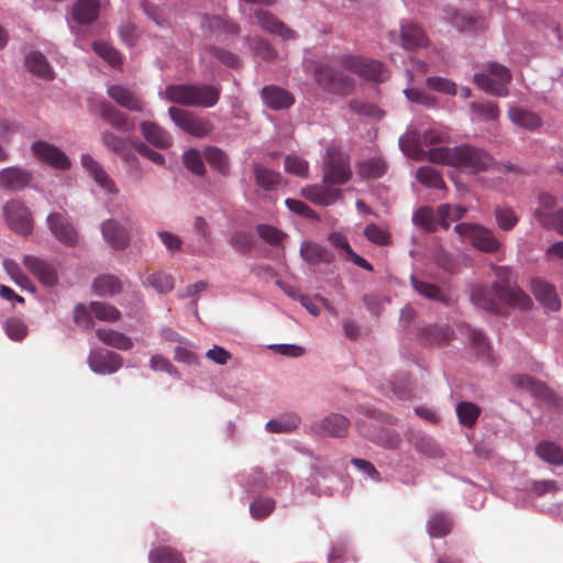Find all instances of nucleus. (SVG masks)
<instances>
[{
	"label": "nucleus",
	"instance_id": "31",
	"mask_svg": "<svg viewBox=\"0 0 563 563\" xmlns=\"http://www.w3.org/2000/svg\"><path fill=\"white\" fill-rule=\"evenodd\" d=\"M452 528L451 517L441 511H433L427 522V530L431 538H443L452 531Z\"/></svg>",
	"mask_w": 563,
	"mask_h": 563
},
{
	"label": "nucleus",
	"instance_id": "33",
	"mask_svg": "<svg viewBox=\"0 0 563 563\" xmlns=\"http://www.w3.org/2000/svg\"><path fill=\"white\" fill-rule=\"evenodd\" d=\"M96 334L103 344L121 351L131 350L133 346V342L128 335L112 329H98Z\"/></svg>",
	"mask_w": 563,
	"mask_h": 563
},
{
	"label": "nucleus",
	"instance_id": "34",
	"mask_svg": "<svg viewBox=\"0 0 563 563\" xmlns=\"http://www.w3.org/2000/svg\"><path fill=\"white\" fill-rule=\"evenodd\" d=\"M410 283L412 288L424 298L450 305V298L439 286L420 280L415 275L410 276Z\"/></svg>",
	"mask_w": 563,
	"mask_h": 563
},
{
	"label": "nucleus",
	"instance_id": "62",
	"mask_svg": "<svg viewBox=\"0 0 563 563\" xmlns=\"http://www.w3.org/2000/svg\"><path fill=\"white\" fill-rule=\"evenodd\" d=\"M285 169L299 177H308L309 164L301 157L287 156L285 159Z\"/></svg>",
	"mask_w": 563,
	"mask_h": 563
},
{
	"label": "nucleus",
	"instance_id": "30",
	"mask_svg": "<svg viewBox=\"0 0 563 563\" xmlns=\"http://www.w3.org/2000/svg\"><path fill=\"white\" fill-rule=\"evenodd\" d=\"M99 14L98 0H77L73 7V18L80 24L92 23Z\"/></svg>",
	"mask_w": 563,
	"mask_h": 563
},
{
	"label": "nucleus",
	"instance_id": "6",
	"mask_svg": "<svg viewBox=\"0 0 563 563\" xmlns=\"http://www.w3.org/2000/svg\"><path fill=\"white\" fill-rule=\"evenodd\" d=\"M314 79L324 90L340 96L352 93L355 86L350 76L329 65H318Z\"/></svg>",
	"mask_w": 563,
	"mask_h": 563
},
{
	"label": "nucleus",
	"instance_id": "36",
	"mask_svg": "<svg viewBox=\"0 0 563 563\" xmlns=\"http://www.w3.org/2000/svg\"><path fill=\"white\" fill-rule=\"evenodd\" d=\"M150 563H186L184 555L175 548L159 545L148 553Z\"/></svg>",
	"mask_w": 563,
	"mask_h": 563
},
{
	"label": "nucleus",
	"instance_id": "37",
	"mask_svg": "<svg viewBox=\"0 0 563 563\" xmlns=\"http://www.w3.org/2000/svg\"><path fill=\"white\" fill-rule=\"evenodd\" d=\"M386 170V162L379 157L364 159L357 165V174L363 178H380Z\"/></svg>",
	"mask_w": 563,
	"mask_h": 563
},
{
	"label": "nucleus",
	"instance_id": "47",
	"mask_svg": "<svg viewBox=\"0 0 563 563\" xmlns=\"http://www.w3.org/2000/svg\"><path fill=\"white\" fill-rule=\"evenodd\" d=\"M90 309L93 316L100 321L114 322L121 317V312L108 302L92 301Z\"/></svg>",
	"mask_w": 563,
	"mask_h": 563
},
{
	"label": "nucleus",
	"instance_id": "8",
	"mask_svg": "<svg viewBox=\"0 0 563 563\" xmlns=\"http://www.w3.org/2000/svg\"><path fill=\"white\" fill-rule=\"evenodd\" d=\"M3 217L8 227L18 234L29 235L33 231L32 214L21 201H8L3 206Z\"/></svg>",
	"mask_w": 563,
	"mask_h": 563
},
{
	"label": "nucleus",
	"instance_id": "42",
	"mask_svg": "<svg viewBox=\"0 0 563 563\" xmlns=\"http://www.w3.org/2000/svg\"><path fill=\"white\" fill-rule=\"evenodd\" d=\"M455 411L460 423L467 428H472L481 415V408L471 401L459 402Z\"/></svg>",
	"mask_w": 563,
	"mask_h": 563
},
{
	"label": "nucleus",
	"instance_id": "40",
	"mask_svg": "<svg viewBox=\"0 0 563 563\" xmlns=\"http://www.w3.org/2000/svg\"><path fill=\"white\" fill-rule=\"evenodd\" d=\"M415 224L423 228L429 232L437 231L438 227H441L440 219L438 217V210L433 211L429 207H422L418 209L412 217Z\"/></svg>",
	"mask_w": 563,
	"mask_h": 563
},
{
	"label": "nucleus",
	"instance_id": "50",
	"mask_svg": "<svg viewBox=\"0 0 563 563\" xmlns=\"http://www.w3.org/2000/svg\"><path fill=\"white\" fill-rule=\"evenodd\" d=\"M349 108L351 111L360 115H365L374 119H380L383 117L382 110L376 104L363 100H350Z\"/></svg>",
	"mask_w": 563,
	"mask_h": 563
},
{
	"label": "nucleus",
	"instance_id": "14",
	"mask_svg": "<svg viewBox=\"0 0 563 563\" xmlns=\"http://www.w3.org/2000/svg\"><path fill=\"white\" fill-rule=\"evenodd\" d=\"M99 112L107 123L121 132L130 133L135 129L134 120L109 101L99 103Z\"/></svg>",
	"mask_w": 563,
	"mask_h": 563
},
{
	"label": "nucleus",
	"instance_id": "51",
	"mask_svg": "<svg viewBox=\"0 0 563 563\" xmlns=\"http://www.w3.org/2000/svg\"><path fill=\"white\" fill-rule=\"evenodd\" d=\"M512 384L517 387L527 389L537 396H545L548 388L540 382H537L527 375H516L512 377Z\"/></svg>",
	"mask_w": 563,
	"mask_h": 563
},
{
	"label": "nucleus",
	"instance_id": "64",
	"mask_svg": "<svg viewBox=\"0 0 563 563\" xmlns=\"http://www.w3.org/2000/svg\"><path fill=\"white\" fill-rule=\"evenodd\" d=\"M92 311L90 306L87 307L82 303H79L75 307L74 310V321L77 325L84 329H91L93 327L92 320Z\"/></svg>",
	"mask_w": 563,
	"mask_h": 563
},
{
	"label": "nucleus",
	"instance_id": "56",
	"mask_svg": "<svg viewBox=\"0 0 563 563\" xmlns=\"http://www.w3.org/2000/svg\"><path fill=\"white\" fill-rule=\"evenodd\" d=\"M184 164L191 173L202 176L205 174V164L201 154L197 150H189L183 156Z\"/></svg>",
	"mask_w": 563,
	"mask_h": 563
},
{
	"label": "nucleus",
	"instance_id": "43",
	"mask_svg": "<svg viewBox=\"0 0 563 563\" xmlns=\"http://www.w3.org/2000/svg\"><path fill=\"white\" fill-rule=\"evenodd\" d=\"M299 423V417L295 413H291L283 416L278 419L269 420L265 428L271 433H287L297 429Z\"/></svg>",
	"mask_w": 563,
	"mask_h": 563
},
{
	"label": "nucleus",
	"instance_id": "58",
	"mask_svg": "<svg viewBox=\"0 0 563 563\" xmlns=\"http://www.w3.org/2000/svg\"><path fill=\"white\" fill-rule=\"evenodd\" d=\"M102 144L113 153L122 155L126 151V141L111 131L101 133Z\"/></svg>",
	"mask_w": 563,
	"mask_h": 563
},
{
	"label": "nucleus",
	"instance_id": "20",
	"mask_svg": "<svg viewBox=\"0 0 563 563\" xmlns=\"http://www.w3.org/2000/svg\"><path fill=\"white\" fill-rule=\"evenodd\" d=\"M101 232L106 242L115 250H124L130 241L126 230L115 220L102 223Z\"/></svg>",
	"mask_w": 563,
	"mask_h": 563
},
{
	"label": "nucleus",
	"instance_id": "10",
	"mask_svg": "<svg viewBox=\"0 0 563 563\" xmlns=\"http://www.w3.org/2000/svg\"><path fill=\"white\" fill-rule=\"evenodd\" d=\"M349 426V420L344 416L331 413L322 420L313 422L311 430L321 437L343 438L347 434Z\"/></svg>",
	"mask_w": 563,
	"mask_h": 563
},
{
	"label": "nucleus",
	"instance_id": "21",
	"mask_svg": "<svg viewBox=\"0 0 563 563\" xmlns=\"http://www.w3.org/2000/svg\"><path fill=\"white\" fill-rule=\"evenodd\" d=\"M300 255L310 265L331 264L334 261V254L330 250L309 241L301 243Z\"/></svg>",
	"mask_w": 563,
	"mask_h": 563
},
{
	"label": "nucleus",
	"instance_id": "46",
	"mask_svg": "<svg viewBox=\"0 0 563 563\" xmlns=\"http://www.w3.org/2000/svg\"><path fill=\"white\" fill-rule=\"evenodd\" d=\"M470 108L474 115L481 121H496L499 118V108L496 102H471Z\"/></svg>",
	"mask_w": 563,
	"mask_h": 563
},
{
	"label": "nucleus",
	"instance_id": "35",
	"mask_svg": "<svg viewBox=\"0 0 563 563\" xmlns=\"http://www.w3.org/2000/svg\"><path fill=\"white\" fill-rule=\"evenodd\" d=\"M253 174L256 184L264 190H274L280 185V174L272 169H268L260 164H254Z\"/></svg>",
	"mask_w": 563,
	"mask_h": 563
},
{
	"label": "nucleus",
	"instance_id": "4",
	"mask_svg": "<svg viewBox=\"0 0 563 563\" xmlns=\"http://www.w3.org/2000/svg\"><path fill=\"white\" fill-rule=\"evenodd\" d=\"M339 65L366 80L383 81L388 75L384 65L375 59L360 55L344 54L338 59Z\"/></svg>",
	"mask_w": 563,
	"mask_h": 563
},
{
	"label": "nucleus",
	"instance_id": "32",
	"mask_svg": "<svg viewBox=\"0 0 563 563\" xmlns=\"http://www.w3.org/2000/svg\"><path fill=\"white\" fill-rule=\"evenodd\" d=\"M24 63L27 70L33 75L46 80L53 79V70L42 53L36 51L29 53Z\"/></svg>",
	"mask_w": 563,
	"mask_h": 563
},
{
	"label": "nucleus",
	"instance_id": "53",
	"mask_svg": "<svg viewBox=\"0 0 563 563\" xmlns=\"http://www.w3.org/2000/svg\"><path fill=\"white\" fill-rule=\"evenodd\" d=\"M168 114L172 121L185 132L188 131L196 117L195 113L177 107H170L168 109Z\"/></svg>",
	"mask_w": 563,
	"mask_h": 563
},
{
	"label": "nucleus",
	"instance_id": "26",
	"mask_svg": "<svg viewBox=\"0 0 563 563\" xmlns=\"http://www.w3.org/2000/svg\"><path fill=\"white\" fill-rule=\"evenodd\" d=\"M194 91L195 90L192 84H173L165 88L162 96L169 102L186 107H194Z\"/></svg>",
	"mask_w": 563,
	"mask_h": 563
},
{
	"label": "nucleus",
	"instance_id": "39",
	"mask_svg": "<svg viewBox=\"0 0 563 563\" xmlns=\"http://www.w3.org/2000/svg\"><path fill=\"white\" fill-rule=\"evenodd\" d=\"M205 158L208 164L223 176L230 173V164L228 155L220 148L209 146L205 151Z\"/></svg>",
	"mask_w": 563,
	"mask_h": 563
},
{
	"label": "nucleus",
	"instance_id": "11",
	"mask_svg": "<svg viewBox=\"0 0 563 563\" xmlns=\"http://www.w3.org/2000/svg\"><path fill=\"white\" fill-rule=\"evenodd\" d=\"M108 96L122 108L132 112H142L145 109L144 100L130 88L122 85H110Z\"/></svg>",
	"mask_w": 563,
	"mask_h": 563
},
{
	"label": "nucleus",
	"instance_id": "54",
	"mask_svg": "<svg viewBox=\"0 0 563 563\" xmlns=\"http://www.w3.org/2000/svg\"><path fill=\"white\" fill-rule=\"evenodd\" d=\"M256 232L266 243L275 246L279 245L286 236L284 232L268 224H258Z\"/></svg>",
	"mask_w": 563,
	"mask_h": 563
},
{
	"label": "nucleus",
	"instance_id": "63",
	"mask_svg": "<svg viewBox=\"0 0 563 563\" xmlns=\"http://www.w3.org/2000/svg\"><path fill=\"white\" fill-rule=\"evenodd\" d=\"M404 92L411 102L420 103L428 108H434L437 106L435 98L422 89L407 88Z\"/></svg>",
	"mask_w": 563,
	"mask_h": 563
},
{
	"label": "nucleus",
	"instance_id": "29",
	"mask_svg": "<svg viewBox=\"0 0 563 563\" xmlns=\"http://www.w3.org/2000/svg\"><path fill=\"white\" fill-rule=\"evenodd\" d=\"M508 118L514 124L529 131H536L542 124L539 114L518 107L509 108Z\"/></svg>",
	"mask_w": 563,
	"mask_h": 563
},
{
	"label": "nucleus",
	"instance_id": "2",
	"mask_svg": "<svg viewBox=\"0 0 563 563\" xmlns=\"http://www.w3.org/2000/svg\"><path fill=\"white\" fill-rule=\"evenodd\" d=\"M411 155L417 159L426 158L431 163L453 166L472 174L499 169V165L487 151L468 144L435 147Z\"/></svg>",
	"mask_w": 563,
	"mask_h": 563
},
{
	"label": "nucleus",
	"instance_id": "25",
	"mask_svg": "<svg viewBox=\"0 0 563 563\" xmlns=\"http://www.w3.org/2000/svg\"><path fill=\"white\" fill-rule=\"evenodd\" d=\"M532 291L538 301L545 308L552 311H558L561 308V301L558 297L555 288L547 282L533 280Z\"/></svg>",
	"mask_w": 563,
	"mask_h": 563
},
{
	"label": "nucleus",
	"instance_id": "52",
	"mask_svg": "<svg viewBox=\"0 0 563 563\" xmlns=\"http://www.w3.org/2000/svg\"><path fill=\"white\" fill-rule=\"evenodd\" d=\"M146 282L159 292H169L174 288L173 276L163 272L150 274Z\"/></svg>",
	"mask_w": 563,
	"mask_h": 563
},
{
	"label": "nucleus",
	"instance_id": "5",
	"mask_svg": "<svg viewBox=\"0 0 563 563\" xmlns=\"http://www.w3.org/2000/svg\"><path fill=\"white\" fill-rule=\"evenodd\" d=\"M351 175L349 155L336 148H328L323 163V183L343 185L350 180Z\"/></svg>",
	"mask_w": 563,
	"mask_h": 563
},
{
	"label": "nucleus",
	"instance_id": "23",
	"mask_svg": "<svg viewBox=\"0 0 563 563\" xmlns=\"http://www.w3.org/2000/svg\"><path fill=\"white\" fill-rule=\"evenodd\" d=\"M400 38L404 48L408 51L426 47L429 44L424 31L419 25L411 22L401 25Z\"/></svg>",
	"mask_w": 563,
	"mask_h": 563
},
{
	"label": "nucleus",
	"instance_id": "13",
	"mask_svg": "<svg viewBox=\"0 0 563 563\" xmlns=\"http://www.w3.org/2000/svg\"><path fill=\"white\" fill-rule=\"evenodd\" d=\"M47 224L55 236L60 243L73 246L77 242V232L69 223V221L62 213L55 212L47 217Z\"/></svg>",
	"mask_w": 563,
	"mask_h": 563
},
{
	"label": "nucleus",
	"instance_id": "59",
	"mask_svg": "<svg viewBox=\"0 0 563 563\" xmlns=\"http://www.w3.org/2000/svg\"><path fill=\"white\" fill-rule=\"evenodd\" d=\"M95 52L107 60L112 67H117L121 64V56L111 45L104 42L93 43Z\"/></svg>",
	"mask_w": 563,
	"mask_h": 563
},
{
	"label": "nucleus",
	"instance_id": "38",
	"mask_svg": "<svg viewBox=\"0 0 563 563\" xmlns=\"http://www.w3.org/2000/svg\"><path fill=\"white\" fill-rule=\"evenodd\" d=\"M93 292L98 296H113L121 291V282L112 275H100L92 284Z\"/></svg>",
	"mask_w": 563,
	"mask_h": 563
},
{
	"label": "nucleus",
	"instance_id": "61",
	"mask_svg": "<svg viewBox=\"0 0 563 563\" xmlns=\"http://www.w3.org/2000/svg\"><path fill=\"white\" fill-rule=\"evenodd\" d=\"M427 86L438 92H442L450 96L456 95V85L452 80L443 77H429L426 80Z\"/></svg>",
	"mask_w": 563,
	"mask_h": 563
},
{
	"label": "nucleus",
	"instance_id": "22",
	"mask_svg": "<svg viewBox=\"0 0 563 563\" xmlns=\"http://www.w3.org/2000/svg\"><path fill=\"white\" fill-rule=\"evenodd\" d=\"M140 129L144 139L158 148H167L173 143L172 135L153 121H143Z\"/></svg>",
	"mask_w": 563,
	"mask_h": 563
},
{
	"label": "nucleus",
	"instance_id": "1",
	"mask_svg": "<svg viewBox=\"0 0 563 563\" xmlns=\"http://www.w3.org/2000/svg\"><path fill=\"white\" fill-rule=\"evenodd\" d=\"M493 271L497 280L490 287L473 286L471 290L473 305L496 314L500 313L501 306L528 309L532 303L531 298L519 287L511 284V269L507 266L493 265Z\"/></svg>",
	"mask_w": 563,
	"mask_h": 563
},
{
	"label": "nucleus",
	"instance_id": "60",
	"mask_svg": "<svg viewBox=\"0 0 563 563\" xmlns=\"http://www.w3.org/2000/svg\"><path fill=\"white\" fill-rule=\"evenodd\" d=\"M453 332L449 327L433 325L426 330V339L434 344H444L452 338Z\"/></svg>",
	"mask_w": 563,
	"mask_h": 563
},
{
	"label": "nucleus",
	"instance_id": "27",
	"mask_svg": "<svg viewBox=\"0 0 563 563\" xmlns=\"http://www.w3.org/2000/svg\"><path fill=\"white\" fill-rule=\"evenodd\" d=\"M82 166L90 173L96 183L108 192H117V188L107 172L89 154L81 156Z\"/></svg>",
	"mask_w": 563,
	"mask_h": 563
},
{
	"label": "nucleus",
	"instance_id": "48",
	"mask_svg": "<svg viewBox=\"0 0 563 563\" xmlns=\"http://www.w3.org/2000/svg\"><path fill=\"white\" fill-rule=\"evenodd\" d=\"M466 209L462 206L455 205H441L438 207V217L441 222V227L448 229L450 222L457 221L464 217Z\"/></svg>",
	"mask_w": 563,
	"mask_h": 563
},
{
	"label": "nucleus",
	"instance_id": "49",
	"mask_svg": "<svg viewBox=\"0 0 563 563\" xmlns=\"http://www.w3.org/2000/svg\"><path fill=\"white\" fill-rule=\"evenodd\" d=\"M494 213L497 225L504 231L512 230L518 223V217L511 208L497 207Z\"/></svg>",
	"mask_w": 563,
	"mask_h": 563
},
{
	"label": "nucleus",
	"instance_id": "41",
	"mask_svg": "<svg viewBox=\"0 0 563 563\" xmlns=\"http://www.w3.org/2000/svg\"><path fill=\"white\" fill-rule=\"evenodd\" d=\"M536 452L540 459L550 464L563 465V450L553 442L544 441L539 443Z\"/></svg>",
	"mask_w": 563,
	"mask_h": 563
},
{
	"label": "nucleus",
	"instance_id": "55",
	"mask_svg": "<svg viewBox=\"0 0 563 563\" xmlns=\"http://www.w3.org/2000/svg\"><path fill=\"white\" fill-rule=\"evenodd\" d=\"M7 335L14 341L23 340L27 334L26 324L19 318H9L4 323Z\"/></svg>",
	"mask_w": 563,
	"mask_h": 563
},
{
	"label": "nucleus",
	"instance_id": "24",
	"mask_svg": "<svg viewBox=\"0 0 563 563\" xmlns=\"http://www.w3.org/2000/svg\"><path fill=\"white\" fill-rule=\"evenodd\" d=\"M306 199L316 205L330 206L341 198L340 189H331L322 185L309 186L302 189Z\"/></svg>",
	"mask_w": 563,
	"mask_h": 563
},
{
	"label": "nucleus",
	"instance_id": "18",
	"mask_svg": "<svg viewBox=\"0 0 563 563\" xmlns=\"http://www.w3.org/2000/svg\"><path fill=\"white\" fill-rule=\"evenodd\" d=\"M328 241L341 252V256L349 262L362 267L368 272H373V265L362 256L357 255L351 247L347 239L340 232L329 234Z\"/></svg>",
	"mask_w": 563,
	"mask_h": 563
},
{
	"label": "nucleus",
	"instance_id": "57",
	"mask_svg": "<svg viewBox=\"0 0 563 563\" xmlns=\"http://www.w3.org/2000/svg\"><path fill=\"white\" fill-rule=\"evenodd\" d=\"M275 508V501L269 498H260L250 506V512L254 519H263L269 516Z\"/></svg>",
	"mask_w": 563,
	"mask_h": 563
},
{
	"label": "nucleus",
	"instance_id": "44",
	"mask_svg": "<svg viewBox=\"0 0 563 563\" xmlns=\"http://www.w3.org/2000/svg\"><path fill=\"white\" fill-rule=\"evenodd\" d=\"M417 180L426 187L434 189H444L445 184L441 174L433 167L422 166L416 174Z\"/></svg>",
	"mask_w": 563,
	"mask_h": 563
},
{
	"label": "nucleus",
	"instance_id": "45",
	"mask_svg": "<svg viewBox=\"0 0 563 563\" xmlns=\"http://www.w3.org/2000/svg\"><path fill=\"white\" fill-rule=\"evenodd\" d=\"M534 216L543 228L554 229L558 233L563 235V208L554 213L536 209Z\"/></svg>",
	"mask_w": 563,
	"mask_h": 563
},
{
	"label": "nucleus",
	"instance_id": "17",
	"mask_svg": "<svg viewBox=\"0 0 563 563\" xmlns=\"http://www.w3.org/2000/svg\"><path fill=\"white\" fill-rule=\"evenodd\" d=\"M31 179V173L21 167L12 166L0 170V187L5 190H22L29 186Z\"/></svg>",
	"mask_w": 563,
	"mask_h": 563
},
{
	"label": "nucleus",
	"instance_id": "15",
	"mask_svg": "<svg viewBox=\"0 0 563 563\" xmlns=\"http://www.w3.org/2000/svg\"><path fill=\"white\" fill-rule=\"evenodd\" d=\"M257 24L266 32L278 35L284 40H295L296 33L284 22L276 18L272 12L257 9L254 12Z\"/></svg>",
	"mask_w": 563,
	"mask_h": 563
},
{
	"label": "nucleus",
	"instance_id": "16",
	"mask_svg": "<svg viewBox=\"0 0 563 563\" xmlns=\"http://www.w3.org/2000/svg\"><path fill=\"white\" fill-rule=\"evenodd\" d=\"M90 368L98 374H112L122 366L121 355L112 351H95L89 354Z\"/></svg>",
	"mask_w": 563,
	"mask_h": 563
},
{
	"label": "nucleus",
	"instance_id": "7",
	"mask_svg": "<svg viewBox=\"0 0 563 563\" xmlns=\"http://www.w3.org/2000/svg\"><path fill=\"white\" fill-rule=\"evenodd\" d=\"M454 230L479 251L495 253L501 246L494 232L483 225L464 222L456 224Z\"/></svg>",
	"mask_w": 563,
	"mask_h": 563
},
{
	"label": "nucleus",
	"instance_id": "3",
	"mask_svg": "<svg viewBox=\"0 0 563 563\" xmlns=\"http://www.w3.org/2000/svg\"><path fill=\"white\" fill-rule=\"evenodd\" d=\"M511 80L510 70L496 62H489L485 65L484 73L474 75V84L482 90L497 96L505 97L508 95V84Z\"/></svg>",
	"mask_w": 563,
	"mask_h": 563
},
{
	"label": "nucleus",
	"instance_id": "9",
	"mask_svg": "<svg viewBox=\"0 0 563 563\" xmlns=\"http://www.w3.org/2000/svg\"><path fill=\"white\" fill-rule=\"evenodd\" d=\"M32 152L38 159L56 169L66 170L71 165L70 159L62 150L44 141L34 142Z\"/></svg>",
	"mask_w": 563,
	"mask_h": 563
},
{
	"label": "nucleus",
	"instance_id": "28",
	"mask_svg": "<svg viewBox=\"0 0 563 563\" xmlns=\"http://www.w3.org/2000/svg\"><path fill=\"white\" fill-rule=\"evenodd\" d=\"M194 107L211 108L216 106L221 96V89L211 85H194Z\"/></svg>",
	"mask_w": 563,
	"mask_h": 563
},
{
	"label": "nucleus",
	"instance_id": "12",
	"mask_svg": "<svg viewBox=\"0 0 563 563\" xmlns=\"http://www.w3.org/2000/svg\"><path fill=\"white\" fill-rule=\"evenodd\" d=\"M261 98L264 104L274 111L287 110L295 103L294 95L276 85L263 87Z\"/></svg>",
	"mask_w": 563,
	"mask_h": 563
},
{
	"label": "nucleus",
	"instance_id": "19",
	"mask_svg": "<svg viewBox=\"0 0 563 563\" xmlns=\"http://www.w3.org/2000/svg\"><path fill=\"white\" fill-rule=\"evenodd\" d=\"M23 264L43 285L53 286L56 284L57 273L47 262L32 255H26Z\"/></svg>",
	"mask_w": 563,
	"mask_h": 563
}]
</instances>
